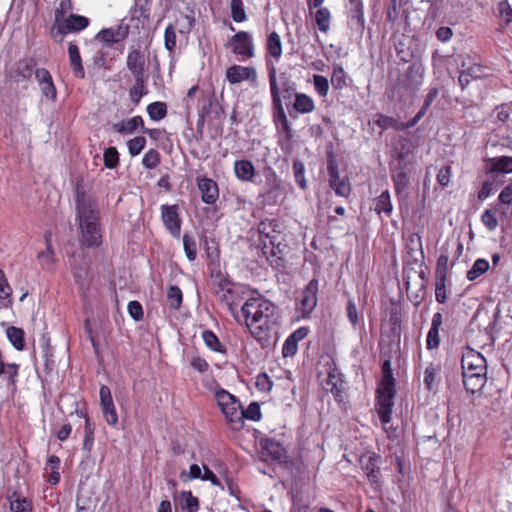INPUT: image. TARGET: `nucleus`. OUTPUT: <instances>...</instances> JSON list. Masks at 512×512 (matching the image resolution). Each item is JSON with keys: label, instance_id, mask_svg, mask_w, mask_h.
<instances>
[{"label": "nucleus", "instance_id": "62", "mask_svg": "<svg viewBox=\"0 0 512 512\" xmlns=\"http://www.w3.org/2000/svg\"><path fill=\"white\" fill-rule=\"evenodd\" d=\"M255 386L261 392H269L272 389L273 382L266 373H260L256 377Z\"/></svg>", "mask_w": 512, "mask_h": 512}, {"label": "nucleus", "instance_id": "55", "mask_svg": "<svg viewBox=\"0 0 512 512\" xmlns=\"http://www.w3.org/2000/svg\"><path fill=\"white\" fill-rule=\"evenodd\" d=\"M11 512H32V505L26 498H17L10 500Z\"/></svg>", "mask_w": 512, "mask_h": 512}, {"label": "nucleus", "instance_id": "57", "mask_svg": "<svg viewBox=\"0 0 512 512\" xmlns=\"http://www.w3.org/2000/svg\"><path fill=\"white\" fill-rule=\"evenodd\" d=\"M165 48L172 52L176 47V32L172 24H169L164 32Z\"/></svg>", "mask_w": 512, "mask_h": 512}, {"label": "nucleus", "instance_id": "35", "mask_svg": "<svg viewBox=\"0 0 512 512\" xmlns=\"http://www.w3.org/2000/svg\"><path fill=\"white\" fill-rule=\"evenodd\" d=\"M6 335L15 349L22 350L24 348V331L22 329L10 326L6 330Z\"/></svg>", "mask_w": 512, "mask_h": 512}, {"label": "nucleus", "instance_id": "25", "mask_svg": "<svg viewBox=\"0 0 512 512\" xmlns=\"http://www.w3.org/2000/svg\"><path fill=\"white\" fill-rule=\"evenodd\" d=\"M13 290L8 282L5 272L0 268V310L11 308Z\"/></svg>", "mask_w": 512, "mask_h": 512}, {"label": "nucleus", "instance_id": "63", "mask_svg": "<svg viewBox=\"0 0 512 512\" xmlns=\"http://www.w3.org/2000/svg\"><path fill=\"white\" fill-rule=\"evenodd\" d=\"M149 15L150 9L148 7L147 0H135L134 17L137 19H148Z\"/></svg>", "mask_w": 512, "mask_h": 512}, {"label": "nucleus", "instance_id": "5", "mask_svg": "<svg viewBox=\"0 0 512 512\" xmlns=\"http://www.w3.org/2000/svg\"><path fill=\"white\" fill-rule=\"evenodd\" d=\"M258 233L262 253L272 262L271 258H275L283 251L281 224L276 219L262 220L258 224Z\"/></svg>", "mask_w": 512, "mask_h": 512}, {"label": "nucleus", "instance_id": "4", "mask_svg": "<svg viewBox=\"0 0 512 512\" xmlns=\"http://www.w3.org/2000/svg\"><path fill=\"white\" fill-rule=\"evenodd\" d=\"M423 83V71L416 65H410L406 72L399 76L392 86V99L403 103H411Z\"/></svg>", "mask_w": 512, "mask_h": 512}, {"label": "nucleus", "instance_id": "17", "mask_svg": "<svg viewBox=\"0 0 512 512\" xmlns=\"http://www.w3.org/2000/svg\"><path fill=\"white\" fill-rule=\"evenodd\" d=\"M89 23L87 17L71 13L57 25V30L62 35L69 32H80L87 28Z\"/></svg>", "mask_w": 512, "mask_h": 512}, {"label": "nucleus", "instance_id": "59", "mask_svg": "<svg viewBox=\"0 0 512 512\" xmlns=\"http://www.w3.org/2000/svg\"><path fill=\"white\" fill-rule=\"evenodd\" d=\"M293 172L295 181L300 186V188L305 189L306 188V181H305V167L304 164L300 161H294L293 163Z\"/></svg>", "mask_w": 512, "mask_h": 512}, {"label": "nucleus", "instance_id": "20", "mask_svg": "<svg viewBox=\"0 0 512 512\" xmlns=\"http://www.w3.org/2000/svg\"><path fill=\"white\" fill-rule=\"evenodd\" d=\"M485 173L498 172L500 174L512 173V157L499 156L485 160Z\"/></svg>", "mask_w": 512, "mask_h": 512}, {"label": "nucleus", "instance_id": "40", "mask_svg": "<svg viewBox=\"0 0 512 512\" xmlns=\"http://www.w3.org/2000/svg\"><path fill=\"white\" fill-rule=\"evenodd\" d=\"M202 338H203L205 345L211 351L219 352V353L225 352L224 346L220 343L218 337L216 336V334L213 331H211V330L203 331Z\"/></svg>", "mask_w": 512, "mask_h": 512}, {"label": "nucleus", "instance_id": "44", "mask_svg": "<svg viewBox=\"0 0 512 512\" xmlns=\"http://www.w3.org/2000/svg\"><path fill=\"white\" fill-rule=\"evenodd\" d=\"M317 11L315 13V21L317 23L318 29L322 32H326L330 26V12L325 7H317Z\"/></svg>", "mask_w": 512, "mask_h": 512}, {"label": "nucleus", "instance_id": "3", "mask_svg": "<svg viewBox=\"0 0 512 512\" xmlns=\"http://www.w3.org/2000/svg\"><path fill=\"white\" fill-rule=\"evenodd\" d=\"M247 294V286L231 282L228 279H221L216 289L217 298L226 306L236 322L241 318L242 302L247 299Z\"/></svg>", "mask_w": 512, "mask_h": 512}, {"label": "nucleus", "instance_id": "16", "mask_svg": "<svg viewBox=\"0 0 512 512\" xmlns=\"http://www.w3.org/2000/svg\"><path fill=\"white\" fill-rule=\"evenodd\" d=\"M197 187L201 193V199L208 205H214L219 198V188L217 183L207 177L197 178Z\"/></svg>", "mask_w": 512, "mask_h": 512}, {"label": "nucleus", "instance_id": "23", "mask_svg": "<svg viewBox=\"0 0 512 512\" xmlns=\"http://www.w3.org/2000/svg\"><path fill=\"white\" fill-rule=\"evenodd\" d=\"M463 385L467 392L475 394L482 390L486 383V372L462 373Z\"/></svg>", "mask_w": 512, "mask_h": 512}, {"label": "nucleus", "instance_id": "11", "mask_svg": "<svg viewBox=\"0 0 512 512\" xmlns=\"http://www.w3.org/2000/svg\"><path fill=\"white\" fill-rule=\"evenodd\" d=\"M232 52L243 58L254 57V43L250 33L239 31L230 39Z\"/></svg>", "mask_w": 512, "mask_h": 512}, {"label": "nucleus", "instance_id": "56", "mask_svg": "<svg viewBox=\"0 0 512 512\" xmlns=\"http://www.w3.org/2000/svg\"><path fill=\"white\" fill-rule=\"evenodd\" d=\"M439 371L438 367L430 364L424 371V384L428 390H432L435 386L436 375Z\"/></svg>", "mask_w": 512, "mask_h": 512}, {"label": "nucleus", "instance_id": "38", "mask_svg": "<svg viewBox=\"0 0 512 512\" xmlns=\"http://www.w3.org/2000/svg\"><path fill=\"white\" fill-rule=\"evenodd\" d=\"M392 203L390 199V194L386 190L382 192L376 199H375V211L380 214L381 212H384L386 215H390L392 212Z\"/></svg>", "mask_w": 512, "mask_h": 512}, {"label": "nucleus", "instance_id": "37", "mask_svg": "<svg viewBox=\"0 0 512 512\" xmlns=\"http://www.w3.org/2000/svg\"><path fill=\"white\" fill-rule=\"evenodd\" d=\"M167 301L168 305L173 310H179L182 301H183V293L181 289L176 285H171L167 290Z\"/></svg>", "mask_w": 512, "mask_h": 512}, {"label": "nucleus", "instance_id": "58", "mask_svg": "<svg viewBox=\"0 0 512 512\" xmlns=\"http://www.w3.org/2000/svg\"><path fill=\"white\" fill-rule=\"evenodd\" d=\"M380 385L395 386L390 360H385L382 364V380Z\"/></svg>", "mask_w": 512, "mask_h": 512}, {"label": "nucleus", "instance_id": "26", "mask_svg": "<svg viewBox=\"0 0 512 512\" xmlns=\"http://www.w3.org/2000/svg\"><path fill=\"white\" fill-rule=\"evenodd\" d=\"M68 55L70 65L75 77L83 79L85 77V70L82 64V58L79 52V48L76 44L70 43L68 46Z\"/></svg>", "mask_w": 512, "mask_h": 512}, {"label": "nucleus", "instance_id": "15", "mask_svg": "<svg viewBox=\"0 0 512 512\" xmlns=\"http://www.w3.org/2000/svg\"><path fill=\"white\" fill-rule=\"evenodd\" d=\"M461 368L462 373L486 372L485 359L480 353L470 350L462 355Z\"/></svg>", "mask_w": 512, "mask_h": 512}, {"label": "nucleus", "instance_id": "32", "mask_svg": "<svg viewBox=\"0 0 512 512\" xmlns=\"http://www.w3.org/2000/svg\"><path fill=\"white\" fill-rule=\"evenodd\" d=\"M71 268L73 271V275L75 281L81 286L84 287L89 282V267L86 263L77 264L74 260L71 264Z\"/></svg>", "mask_w": 512, "mask_h": 512}, {"label": "nucleus", "instance_id": "27", "mask_svg": "<svg viewBox=\"0 0 512 512\" xmlns=\"http://www.w3.org/2000/svg\"><path fill=\"white\" fill-rule=\"evenodd\" d=\"M234 173L235 176L244 182L252 181L255 175V167L253 163L249 160L242 159L237 160L234 163Z\"/></svg>", "mask_w": 512, "mask_h": 512}, {"label": "nucleus", "instance_id": "64", "mask_svg": "<svg viewBox=\"0 0 512 512\" xmlns=\"http://www.w3.org/2000/svg\"><path fill=\"white\" fill-rule=\"evenodd\" d=\"M128 313L135 321L143 319L144 313L142 305L138 301H130L127 306Z\"/></svg>", "mask_w": 512, "mask_h": 512}, {"label": "nucleus", "instance_id": "48", "mask_svg": "<svg viewBox=\"0 0 512 512\" xmlns=\"http://www.w3.org/2000/svg\"><path fill=\"white\" fill-rule=\"evenodd\" d=\"M104 165L108 169H114L119 164V153L115 147H108L103 155Z\"/></svg>", "mask_w": 512, "mask_h": 512}, {"label": "nucleus", "instance_id": "47", "mask_svg": "<svg viewBox=\"0 0 512 512\" xmlns=\"http://www.w3.org/2000/svg\"><path fill=\"white\" fill-rule=\"evenodd\" d=\"M183 246L187 259L189 261H194L197 256V243L195 239L187 233L184 234Z\"/></svg>", "mask_w": 512, "mask_h": 512}, {"label": "nucleus", "instance_id": "36", "mask_svg": "<svg viewBox=\"0 0 512 512\" xmlns=\"http://www.w3.org/2000/svg\"><path fill=\"white\" fill-rule=\"evenodd\" d=\"M277 85L280 89V97L289 99L295 93V85L289 80L286 73H281L277 77Z\"/></svg>", "mask_w": 512, "mask_h": 512}, {"label": "nucleus", "instance_id": "42", "mask_svg": "<svg viewBox=\"0 0 512 512\" xmlns=\"http://www.w3.org/2000/svg\"><path fill=\"white\" fill-rule=\"evenodd\" d=\"M147 113L151 120L159 121L167 114V106L164 102H153L147 106Z\"/></svg>", "mask_w": 512, "mask_h": 512}, {"label": "nucleus", "instance_id": "30", "mask_svg": "<svg viewBox=\"0 0 512 512\" xmlns=\"http://www.w3.org/2000/svg\"><path fill=\"white\" fill-rule=\"evenodd\" d=\"M394 151L398 165H404L405 168L409 162V157L412 154L410 143L406 139H400L397 142Z\"/></svg>", "mask_w": 512, "mask_h": 512}, {"label": "nucleus", "instance_id": "7", "mask_svg": "<svg viewBox=\"0 0 512 512\" xmlns=\"http://www.w3.org/2000/svg\"><path fill=\"white\" fill-rule=\"evenodd\" d=\"M214 397L226 419L231 423L240 422L241 405L237 398L224 389H218Z\"/></svg>", "mask_w": 512, "mask_h": 512}, {"label": "nucleus", "instance_id": "2", "mask_svg": "<svg viewBox=\"0 0 512 512\" xmlns=\"http://www.w3.org/2000/svg\"><path fill=\"white\" fill-rule=\"evenodd\" d=\"M76 220L79 227V243L85 248H98L103 243L100 211L96 201L84 193H77Z\"/></svg>", "mask_w": 512, "mask_h": 512}, {"label": "nucleus", "instance_id": "33", "mask_svg": "<svg viewBox=\"0 0 512 512\" xmlns=\"http://www.w3.org/2000/svg\"><path fill=\"white\" fill-rule=\"evenodd\" d=\"M47 248L37 254L39 263L44 270H51L54 264V251L49 239L46 237Z\"/></svg>", "mask_w": 512, "mask_h": 512}, {"label": "nucleus", "instance_id": "54", "mask_svg": "<svg viewBox=\"0 0 512 512\" xmlns=\"http://www.w3.org/2000/svg\"><path fill=\"white\" fill-rule=\"evenodd\" d=\"M376 123L382 128V129H388L393 128L395 130L403 129V126L400 122H398L395 118L386 116V115H378Z\"/></svg>", "mask_w": 512, "mask_h": 512}, {"label": "nucleus", "instance_id": "6", "mask_svg": "<svg viewBox=\"0 0 512 512\" xmlns=\"http://www.w3.org/2000/svg\"><path fill=\"white\" fill-rule=\"evenodd\" d=\"M269 86L274 110V122L277 127H281L288 140L293 137L291 124L285 113L282 100L280 97V89L277 85V70L274 64L268 65Z\"/></svg>", "mask_w": 512, "mask_h": 512}, {"label": "nucleus", "instance_id": "43", "mask_svg": "<svg viewBox=\"0 0 512 512\" xmlns=\"http://www.w3.org/2000/svg\"><path fill=\"white\" fill-rule=\"evenodd\" d=\"M488 269H489V262L485 259L479 258L474 262L471 269L467 272V278L470 281H474L479 276L484 274Z\"/></svg>", "mask_w": 512, "mask_h": 512}, {"label": "nucleus", "instance_id": "1", "mask_svg": "<svg viewBox=\"0 0 512 512\" xmlns=\"http://www.w3.org/2000/svg\"><path fill=\"white\" fill-rule=\"evenodd\" d=\"M240 314L237 323L244 324L257 341L266 343L277 335L281 316L277 306L264 296L248 297Z\"/></svg>", "mask_w": 512, "mask_h": 512}, {"label": "nucleus", "instance_id": "31", "mask_svg": "<svg viewBox=\"0 0 512 512\" xmlns=\"http://www.w3.org/2000/svg\"><path fill=\"white\" fill-rule=\"evenodd\" d=\"M266 49L267 53L271 57L275 58L276 60L280 59L282 55V43L281 38L277 32L273 31L268 35Z\"/></svg>", "mask_w": 512, "mask_h": 512}, {"label": "nucleus", "instance_id": "50", "mask_svg": "<svg viewBox=\"0 0 512 512\" xmlns=\"http://www.w3.org/2000/svg\"><path fill=\"white\" fill-rule=\"evenodd\" d=\"M160 163V153L155 149L148 150L142 159V165L146 169H155Z\"/></svg>", "mask_w": 512, "mask_h": 512}, {"label": "nucleus", "instance_id": "18", "mask_svg": "<svg viewBox=\"0 0 512 512\" xmlns=\"http://www.w3.org/2000/svg\"><path fill=\"white\" fill-rule=\"evenodd\" d=\"M404 169V165H397L392 174L394 190L398 196L400 204L406 202L408 199V193L406 190L409 185V177Z\"/></svg>", "mask_w": 512, "mask_h": 512}, {"label": "nucleus", "instance_id": "12", "mask_svg": "<svg viewBox=\"0 0 512 512\" xmlns=\"http://www.w3.org/2000/svg\"><path fill=\"white\" fill-rule=\"evenodd\" d=\"M318 288L319 281L317 278H312L304 288L298 306L303 316H308L316 307Z\"/></svg>", "mask_w": 512, "mask_h": 512}, {"label": "nucleus", "instance_id": "60", "mask_svg": "<svg viewBox=\"0 0 512 512\" xmlns=\"http://www.w3.org/2000/svg\"><path fill=\"white\" fill-rule=\"evenodd\" d=\"M118 32L113 29H102L97 35L96 39L106 43L107 45H112L118 41Z\"/></svg>", "mask_w": 512, "mask_h": 512}, {"label": "nucleus", "instance_id": "46", "mask_svg": "<svg viewBox=\"0 0 512 512\" xmlns=\"http://www.w3.org/2000/svg\"><path fill=\"white\" fill-rule=\"evenodd\" d=\"M182 509L187 512H197L199 508L198 499L192 495L191 491H183L181 493Z\"/></svg>", "mask_w": 512, "mask_h": 512}, {"label": "nucleus", "instance_id": "14", "mask_svg": "<svg viewBox=\"0 0 512 512\" xmlns=\"http://www.w3.org/2000/svg\"><path fill=\"white\" fill-rule=\"evenodd\" d=\"M34 73L42 95L47 100L55 101L57 98V89L50 72L45 68H37Z\"/></svg>", "mask_w": 512, "mask_h": 512}, {"label": "nucleus", "instance_id": "34", "mask_svg": "<svg viewBox=\"0 0 512 512\" xmlns=\"http://www.w3.org/2000/svg\"><path fill=\"white\" fill-rule=\"evenodd\" d=\"M243 418L259 421L261 419L260 405L257 402H251L245 410L240 409V422H236V424L242 426Z\"/></svg>", "mask_w": 512, "mask_h": 512}, {"label": "nucleus", "instance_id": "9", "mask_svg": "<svg viewBox=\"0 0 512 512\" xmlns=\"http://www.w3.org/2000/svg\"><path fill=\"white\" fill-rule=\"evenodd\" d=\"M160 210L161 220L163 222L164 227L173 238L178 239L181 234L182 225L178 206L175 204H163L161 205Z\"/></svg>", "mask_w": 512, "mask_h": 512}, {"label": "nucleus", "instance_id": "22", "mask_svg": "<svg viewBox=\"0 0 512 512\" xmlns=\"http://www.w3.org/2000/svg\"><path fill=\"white\" fill-rule=\"evenodd\" d=\"M126 64L134 78L146 77L144 70L145 60L139 50L133 49L128 53Z\"/></svg>", "mask_w": 512, "mask_h": 512}, {"label": "nucleus", "instance_id": "8", "mask_svg": "<svg viewBox=\"0 0 512 512\" xmlns=\"http://www.w3.org/2000/svg\"><path fill=\"white\" fill-rule=\"evenodd\" d=\"M395 386L379 385L377 389V412L383 425L391 421Z\"/></svg>", "mask_w": 512, "mask_h": 512}, {"label": "nucleus", "instance_id": "52", "mask_svg": "<svg viewBox=\"0 0 512 512\" xmlns=\"http://www.w3.org/2000/svg\"><path fill=\"white\" fill-rule=\"evenodd\" d=\"M481 221L489 231H494L498 227L496 212L492 209H486L482 213Z\"/></svg>", "mask_w": 512, "mask_h": 512}, {"label": "nucleus", "instance_id": "13", "mask_svg": "<svg viewBox=\"0 0 512 512\" xmlns=\"http://www.w3.org/2000/svg\"><path fill=\"white\" fill-rule=\"evenodd\" d=\"M99 396L102 414L106 423L110 426H115L118 423V415L110 388L106 385H102L99 390Z\"/></svg>", "mask_w": 512, "mask_h": 512}, {"label": "nucleus", "instance_id": "53", "mask_svg": "<svg viewBox=\"0 0 512 512\" xmlns=\"http://www.w3.org/2000/svg\"><path fill=\"white\" fill-rule=\"evenodd\" d=\"M72 9L71 0H61L59 6L55 10V25L57 26L62 20H64L65 15L71 12Z\"/></svg>", "mask_w": 512, "mask_h": 512}, {"label": "nucleus", "instance_id": "21", "mask_svg": "<svg viewBox=\"0 0 512 512\" xmlns=\"http://www.w3.org/2000/svg\"><path fill=\"white\" fill-rule=\"evenodd\" d=\"M328 172L330 176V186L340 196H348L350 194V184L340 180L337 167L333 161L328 163Z\"/></svg>", "mask_w": 512, "mask_h": 512}, {"label": "nucleus", "instance_id": "61", "mask_svg": "<svg viewBox=\"0 0 512 512\" xmlns=\"http://www.w3.org/2000/svg\"><path fill=\"white\" fill-rule=\"evenodd\" d=\"M331 84L335 89H342L346 85L345 73L341 67H335L331 77Z\"/></svg>", "mask_w": 512, "mask_h": 512}, {"label": "nucleus", "instance_id": "24", "mask_svg": "<svg viewBox=\"0 0 512 512\" xmlns=\"http://www.w3.org/2000/svg\"><path fill=\"white\" fill-rule=\"evenodd\" d=\"M263 455L273 460H280L285 456L286 450L282 444L275 439L265 438L260 441Z\"/></svg>", "mask_w": 512, "mask_h": 512}, {"label": "nucleus", "instance_id": "41", "mask_svg": "<svg viewBox=\"0 0 512 512\" xmlns=\"http://www.w3.org/2000/svg\"><path fill=\"white\" fill-rule=\"evenodd\" d=\"M406 250L409 256H413L414 253L419 254L421 258H424L421 237L418 234H411L406 239Z\"/></svg>", "mask_w": 512, "mask_h": 512}, {"label": "nucleus", "instance_id": "51", "mask_svg": "<svg viewBox=\"0 0 512 512\" xmlns=\"http://www.w3.org/2000/svg\"><path fill=\"white\" fill-rule=\"evenodd\" d=\"M313 85L317 94L321 97H326L329 90V82L328 79L323 76L316 74L313 76Z\"/></svg>", "mask_w": 512, "mask_h": 512}, {"label": "nucleus", "instance_id": "19", "mask_svg": "<svg viewBox=\"0 0 512 512\" xmlns=\"http://www.w3.org/2000/svg\"><path fill=\"white\" fill-rule=\"evenodd\" d=\"M378 457L375 453L367 452L359 458L360 468L364 471L371 483L379 481V467L377 466Z\"/></svg>", "mask_w": 512, "mask_h": 512}, {"label": "nucleus", "instance_id": "28", "mask_svg": "<svg viewBox=\"0 0 512 512\" xmlns=\"http://www.w3.org/2000/svg\"><path fill=\"white\" fill-rule=\"evenodd\" d=\"M293 109L300 114L311 113L315 109L313 99L304 93H295Z\"/></svg>", "mask_w": 512, "mask_h": 512}, {"label": "nucleus", "instance_id": "45", "mask_svg": "<svg viewBox=\"0 0 512 512\" xmlns=\"http://www.w3.org/2000/svg\"><path fill=\"white\" fill-rule=\"evenodd\" d=\"M230 10L231 17L235 22L241 23L247 20L244 3L242 0H231Z\"/></svg>", "mask_w": 512, "mask_h": 512}, {"label": "nucleus", "instance_id": "39", "mask_svg": "<svg viewBox=\"0 0 512 512\" xmlns=\"http://www.w3.org/2000/svg\"><path fill=\"white\" fill-rule=\"evenodd\" d=\"M134 79H135V83L129 91V96H130L131 101L137 105L140 102L143 95L146 93V91H145L146 77H136Z\"/></svg>", "mask_w": 512, "mask_h": 512}, {"label": "nucleus", "instance_id": "10", "mask_svg": "<svg viewBox=\"0 0 512 512\" xmlns=\"http://www.w3.org/2000/svg\"><path fill=\"white\" fill-rule=\"evenodd\" d=\"M225 76L230 84L248 81L253 87L258 86L256 69L251 66L232 65L227 68Z\"/></svg>", "mask_w": 512, "mask_h": 512}, {"label": "nucleus", "instance_id": "29", "mask_svg": "<svg viewBox=\"0 0 512 512\" xmlns=\"http://www.w3.org/2000/svg\"><path fill=\"white\" fill-rule=\"evenodd\" d=\"M144 121L141 116H134L126 121L113 124L114 131L118 133H133L138 128H143Z\"/></svg>", "mask_w": 512, "mask_h": 512}, {"label": "nucleus", "instance_id": "49", "mask_svg": "<svg viewBox=\"0 0 512 512\" xmlns=\"http://www.w3.org/2000/svg\"><path fill=\"white\" fill-rule=\"evenodd\" d=\"M146 143H147L146 138L143 136H137V137H134L133 139H130L127 142L129 154L132 157L139 155L142 152V150L145 148Z\"/></svg>", "mask_w": 512, "mask_h": 512}]
</instances>
